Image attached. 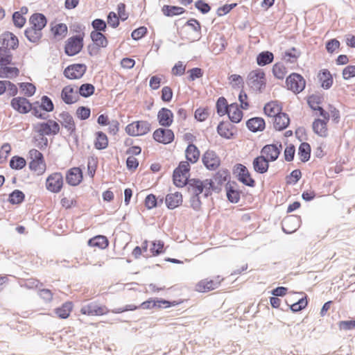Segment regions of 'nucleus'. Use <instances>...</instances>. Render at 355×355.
I'll return each instance as SVG.
<instances>
[{
  "instance_id": "obj_49",
  "label": "nucleus",
  "mask_w": 355,
  "mask_h": 355,
  "mask_svg": "<svg viewBox=\"0 0 355 355\" xmlns=\"http://www.w3.org/2000/svg\"><path fill=\"white\" fill-rule=\"evenodd\" d=\"M24 193L18 189L13 191L9 196V202L12 205L21 203L24 200Z\"/></svg>"
},
{
  "instance_id": "obj_50",
  "label": "nucleus",
  "mask_w": 355,
  "mask_h": 355,
  "mask_svg": "<svg viewBox=\"0 0 355 355\" xmlns=\"http://www.w3.org/2000/svg\"><path fill=\"white\" fill-rule=\"evenodd\" d=\"M98 163V159L95 157H89L87 159V173L91 178L95 175Z\"/></svg>"
},
{
  "instance_id": "obj_17",
  "label": "nucleus",
  "mask_w": 355,
  "mask_h": 355,
  "mask_svg": "<svg viewBox=\"0 0 355 355\" xmlns=\"http://www.w3.org/2000/svg\"><path fill=\"white\" fill-rule=\"evenodd\" d=\"M12 107L21 114H26L32 110V104L24 97H15L11 101Z\"/></svg>"
},
{
  "instance_id": "obj_16",
  "label": "nucleus",
  "mask_w": 355,
  "mask_h": 355,
  "mask_svg": "<svg viewBox=\"0 0 355 355\" xmlns=\"http://www.w3.org/2000/svg\"><path fill=\"white\" fill-rule=\"evenodd\" d=\"M236 172L238 173V180L243 184L250 187L255 186V180L252 178L246 166L241 164H237Z\"/></svg>"
},
{
  "instance_id": "obj_6",
  "label": "nucleus",
  "mask_w": 355,
  "mask_h": 355,
  "mask_svg": "<svg viewBox=\"0 0 355 355\" xmlns=\"http://www.w3.org/2000/svg\"><path fill=\"white\" fill-rule=\"evenodd\" d=\"M190 165L188 162H181L173 172V182L177 187H183L187 184Z\"/></svg>"
},
{
  "instance_id": "obj_28",
  "label": "nucleus",
  "mask_w": 355,
  "mask_h": 355,
  "mask_svg": "<svg viewBox=\"0 0 355 355\" xmlns=\"http://www.w3.org/2000/svg\"><path fill=\"white\" fill-rule=\"evenodd\" d=\"M73 309V304L71 301L63 303L60 307L55 309L54 312L60 319L68 318Z\"/></svg>"
},
{
  "instance_id": "obj_30",
  "label": "nucleus",
  "mask_w": 355,
  "mask_h": 355,
  "mask_svg": "<svg viewBox=\"0 0 355 355\" xmlns=\"http://www.w3.org/2000/svg\"><path fill=\"white\" fill-rule=\"evenodd\" d=\"M9 64L0 65V78L13 79L19 76V69Z\"/></svg>"
},
{
  "instance_id": "obj_29",
  "label": "nucleus",
  "mask_w": 355,
  "mask_h": 355,
  "mask_svg": "<svg viewBox=\"0 0 355 355\" xmlns=\"http://www.w3.org/2000/svg\"><path fill=\"white\" fill-rule=\"evenodd\" d=\"M318 78L323 89H328L333 85L334 80L332 75L327 69H322L319 71L318 74Z\"/></svg>"
},
{
  "instance_id": "obj_22",
  "label": "nucleus",
  "mask_w": 355,
  "mask_h": 355,
  "mask_svg": "<svg viewBox=\"0 0 355 355\" xmlns=\"http://www.w3.org/2000/svg\"><path fill=\"white\" fill-rule=\"evenodd\" d=\"M51 32L55 40H60L66 37L68 28L64 23H51Z\"/></svg>"
},
{
  "instance_id": "obj_37",
  "label": "nucleus",
  "mask_w": 355,
  "mask_h": 355,
  "mask_svg": "<svg viewBox=\"0 0 355 355\" xmlns=\"http://www.w3.org/2000/svg\"><path fill=\"white\" fill-rule=\"evenodd\" d=\"M274 118V127L277 130H282L289 125L290 119L286 113L281 112Z\"/></svg>"
},
{
  "instance_id": "obj_58",
  "label": "nucleus",
  "mask_w": 355,
  "mask_h": 355,
  "mask_svg": "<svg viewBox=\"0 0 355 355\" xmlns=\"http://www.w3.org/2000/svg\"><path fill=\"white\" fill-rule=\"evenodd\" d=\"M173 96V92L172 89L168 86H164L162 89V94L161 98L164 102L168 103L170 102Z\"/></svg>"
},
{
  "instance_id": "obj_64",
  "label": "nucleus",
  "mask_w": 355,
  "mask_h": 355,
  "mask_svg": "<svg viewBox=\"0 0 355 355\" xmlns=\"http://www.w3.org/2000/svg\"><path fill=\"white\" fill-rule=\"evenodd\" d=\"M343 78L345 80H349L355 77V65H348L343 70Z\"/></svg>"
},
{
  "instance_id": "obj_51",
  "label": "nucleus",
  "mask_w": 355,
  "mask_h": 355,
  "mask_svg": "<svg viewBox=\"0 0 355 355\" xmlns=\"http://www.w3.org/2000/svg\"><path fill=\"white\" fill-rule=\"evenodd\" d=\"M26 164L24 158L19 156H14L10 161V166L12 169L19 170L23 168Z\"/></svg>"
},
{
  "instance_id": "obj_21",
  "label": "nucleus",
  "mask_w": 355,
  "mask_h": 355,
  "mask_svg": "<svg viewBox=\"0 0 355 355\" xmlns=\"http://www.w3.org/2000/svg\"><path fill=\"white\" fill-rule=\"evenodd\" d=\"M182 195L180 192L170 193L166 195L165 203L168 209H173L178 207L182 203Z\"/></svg>"
},
{
  "instance_id": "obj_7",
  "label": "nucleus",
  "mask_w": 355,
  "mask_h": 355,
  "mask_svg": "<svg viewBox=\"0 0 355 355\" xmlns=\"http://www.w3.org/2000/svg\"><path fill=\"white\" fill-rule=\"evenodd\" d=\"M64 186L63 175L60 172L51 173L46 178L45 187L47 191L53 193H60Z\"/></svg>"
},
{
  "instance_id": "obj_24",
  "label": "nucleus",
  "mask_w": 355,
  "mask_h": 355,
  "mask_svg": "<svg viewBox=\"0 0 355 355\" xmlns=\"http://www.w3.org/2000/svg\"><path fill=\"white\" fill-rule=\"evenodd\" d=\"M299 227V218L295 216H290L282 222V229L287 234L295 232Z\"/></svg>"
},
{
  "instance_id": "obj_4",
  "label": "nucleus",
  "mask_w": 355,
  "mask_h": 355,
  "mask_svg": "<svg viewBox=\"0 0 355 355\" xmlns=\"http://www.w3.org/2000/svg\"><path fill=\"white\" fill-rule=\"evenodd\" d=\"M84 36V33H79L67 39L64 45V52L67 55L73 56L81 51Z\"/></svg>"
},
{
  "instance_id": "obj_2",
  "label": "nucleus",
  "mask_w": 355,
  "mask_h": 355,
  "mask_svg": "<svg viewBox=\"0 0 355 355\" xmlns=\"http://www.w3.org/2000/svg\"><path fill=\"white\" fill-rule=\"evenodd\" d=\"M151 130V125L148 121L138 120L128 124L125 131L130 137H141L147 135Z\"/></svg>"
},
{
  "instance_id": "obj_19",
  "label": "nucleus",
  "mask_w": 355,
  "mask_h": 355,
  "mask_svg": "<svg viewBox=\"0 0 355 355\" xmlns=\"http://www.w3.org/2000/svg\"><path fill=\"white\" fill-rule=\"evenodd\" d=\"M83 172L79 167L70 168L66 174V181L71 186L78 185L83 180Z\"/></svg>"
},
{
  "instance_id": "obj_9",
  "label": "nucleus",
  "mask_w": 355,
  "mask_h": 355,
  "mask_svg": "<svg viewBox=\"0 0 355 355\" xmlns=\"http://www.w3.org/2000/svg\"><path fill=\"white\" fill-rule=\"evenodd\" d=\"M286 85L288 89L295 94H299L304 89L306 81L300 74L293 73L286 78Z\"/></svg>"
},
{
  "instance_id": "obj_32",
  "label": "nucleus",
  "mask_w": 355,
  "mask_h": 355,
  "mask_svg": "<svg viewBox=\"0 0 355 355\" xmlns=\"http://www.w3.org/2000/svg\"><path fill=\"white\" fill-rule=\"evenodd\" d=\"M248 129L254 132L263 131L265 129L266 123L263 119L261 117H253L246 122Z\"/></svg>"
},
{
  "instance_id": "obj_23",
  "label": "nucleus",
  "mask_w": 355,
  "mask_h": 355,
  "mask_svg": "<svg viewBox=\"0 0 355 355\" xmlns=\"http://www.w3.org/2000/svg\"><path fill=\"white\" fill-rule=\"evenodd\" d=\"M282 105L277 101H271L267 103L263 107L265 114L269 117H275L282 112Z\"/></svg>"
},
{
  "instance_id": "obj_27",
  "label": "nucleus",
  "mask_w": 355,
  "mask_h": 355,
  "mask_svg": "<svg viewBox=\"0 0 355 355\" xmlns=\"http://www.w3.org/2000/svg\"><path fill=\"white\" fill-rule=\"evenodd\" d=\"M61 98L65 103L72 104L77 101L76 90L71 85H67L62 89Z\"/></svg>"
},
{
  "instance_id": "obj_36",
  "label": "nucleus",
  "mask_w": 355,
  "mask_h": 355,
  "mask_svg": "<svg viewBox=\"0 0 355 355\" xmlns=\"http://www.w3.org/2000/svg\"><path fill=\"white\" fill-rule=\"evenodd\" d=\"M233 126L228 122H220L217 127L218 134L226 139H230L233 137Z\"/></svg>"
},
{
  "instance_id": "obj_5",
  "label": "nucleus",
  "mask_w": 355,
  "mask_h": 355,
  "mask_svg": "<svg viewBox=\"0 0 355 355\" xmlns=\"http://www.w3.org/2000/svg\"><path fill=\"white\" fill-rule=\"evenodd\" d=\"M223 278L220 275H217L212 279L205 278L200 280L195 286V290L199 293H207L218 288Z\"/></svg>"
},
{
  "instance_id": "obj_63",
  "label": "nucleus",
  "mask_w": 355,
  "mask_h": 355,
  "mask_svg": "<svg viewBox=\"0 0 355 355\" xmlns=\"http://www.w3.org/2000/svg\"><path fill=\"white\" fill-rule=\"evenodd\" d=\"M308 304L306 297H304L298 300V302L291 305V309L293 312H297L304 309Z\"/></svg>"
},
{
  "instance_id": "obj_8",
  "label": "nucleus",
  "mask_w": 355,
  "mask_h": 355,
  "mask_svg": "<svg viewBox=\"0 0 355 355\" xmlns=\"http://www.w3.org/2000/svg\"><path fill=\"white\" fill-rule=\"evenodd\" d=\"M321 118L315 119L312 124L313 131L320 137L325 138L329 135L327 123L329 121V112H322L319 115Z\"/></svg>"
},
{
  "instance_id": "obj_42",
  "label": "nucleus",
  "mask_w": 355,
  "mask_h": 355,
  "mask_svg": "<svg viewBox=\"0 0 355 355\" xmlns=\"http://www.w3.org/2000/svg\"><path fill=\"white\" fill-rule=\"evenodd\" d=\"M91 38L94 43L98 47L105 48L108 44V41L105 36L98 31H92L91 33Z\"/></svg>"
},
{
  "instance_id": "obj_3",
  "label": "nucleus",
  "mask_w": 355,
  "mask_h": 355,
  "mask_svg": "<svg viewBox=\"0 0 355 355\" xmlns=\"http://www.w3.org/2000/svg\"><path fill=\"white\" fill-rule=\"evenodd\" d=\"M248 81L254 90L261 92L266 86V73L261 69H254L248 73Z\"/></svg>"
},
{
  "instance_id": "obj_55",
  "label": "nucleus",
  "mask_w": 355,
  "mask_h": 355,
  "mask_svg": "<svg viewBox=\"0 0 355 355\" xmlns=\"http://www.w3.org/2000/svg\"><path fill=\"white\" fill-rule=\"evenodd\" d=\"M239 101L242 110H247L250 108V104L248 96L243 89L239 93Z\"/></svg>"
},
{
  "instance_id": "obj_31",
  "label": "nucleus",
  "mask_w": 355,
  "mask_h": 355,
  "mask_svg": "<svg viewBox=\"0 0 355 355\" xmlns=\"http://www.w3.org/2000/svg\"><path fill=\"white\" fill-rule=\"evenodd\" d=\"M3 48L7 49H15L18 47L19 40L17 37L10 32H6L1 35Z\"/></svg>"
},
{
  "instance_id": "obj_35",
  "label": "nucleus",
  "mask_w": 355,
  "mask_h": 355,
  "mask_svg": "<svg viewBox=\"0 0 355 355\" xmlns=\"http://www.w3.org/2000/svg\"><path fill=\"white\" fill-rule=\"evenodd\" d=\"M200 150L193 144H190L188 145L185 150V156L188 162L195 164L200 158Z\"/></svg>"
},
{
  "instance_id": "obj_61",
  "label": "nucleus",
  "mask_w": 355,
  "mask_h": 355,
  "mask_svg": "<svg viewBox=\"0 0 355 355\" xmlns=\"http://www.w3.org/2000/svg\"><path fill=\"white\" fill-rule=\"evenodd\" d=\"M186 70V64L182 62L178 61L171 69V73L174 76H182Z\"/></svg>"
},
{
  "instance_id": "obj_60",
  "label": "nucleus",
  "mask_w": 355,
  "mask_h": 355,
  "mask_svg": "<svg viewBox=\"0 0 355 355\" xmlns=\"http://www.w3.org/2000/svg\"><path fill=\"white\" fill-rule=\"evenodd\" d=\"M12 20L15 26L18 28L23 27L26 23L25 17H24L22 13H20L19 11L15 12L13 13Z\"/></svg>"
},
{
  "instance_id": "obj_53",
  "label": "nucleus",
  "mask_w": 355,
  "mask_h": 355,
  "mask_svg": "<svg viewBox=\"0 0 355 355\" xmlns=\"http://www.w3.org/2000/svg\"><path fill=\"white\" fill-rule=\"evenodd\" d=\"M19 88L26 96H32L35 93L36 88L34 85L30 83H19Z\"/></svg>"
},
{
  "instance_id": "obj_45",
  "label": "nucleus",
  "mask_w": 355,
  "mask_h": 355,
  "mask_svg": "<svg viewBox=\"0 0 355 355\" xmlns=\"http://www.w3.org/2000/svg\"><path fill=\"white\" fill-rule=\"evenodd\" d=\"M311 154V147L308 143L304 142L300 145L298 149V155L302 162H304L309 160Z\"/></svg>"
},
{
  "instance_id": "obj_26",
  "label": "nucleus",
  "mask_w": 355,
  "mask_h": 355,
  "mask_svg": "<svg viewBox=\"0 0 355 355\" xmlns=\"http://www.w3.org/2000/svg\"><path fill=\"white\" fill-rule=\"evenodd\" d=\"M269 162H270L261 154L254 159L252 162L253 168L257 173L263 174L266 173L269 168Z\"/></svg>"
},
{
  "instance_id": "obj_57",
  "label": "nucleus",
  "mask_w": 355,
  "mask_h": 355,
  "mask_svg": "<svg viewBox=\"0 0 355 355\" xmlns=\"http://www.w3.org/2000/svg\"><path fill=\"white\" fill-rule=\"evenodd\" d=\"M61 205L65 209H71L76 206L77 201L74 197L72 196H64L60 200Z\"/></svg>"
},
{
  "instance_id": "obj_48",
  "label": "nucleus",
  "mask_w": 355,
  "mask_h": 355,
  "mask_svg": "<svg viewBox=\"0 0 355 355\" xmlns=\"http://www.w3.org/2000/svg\"><path fill=\"white\" fill-rule=\"evenodd\" d=\"M12 60V55L9 49L0 47V65L10 64Z\"/></svg>"
},
{
  "instance_id": "obj_39",
  "label": "nucleus",
  "mask_w": 355,
  "mask_h": 355,
  "mask_svg": "<svg viewBox=\"0 0 355 355\" xmlns=\"http://www.w3.org/2000/svg\"><path fill=\"white\" fill-rule=\"evenodd\" d=\"M274 55L272 52L266 51L259 53L257 56L256 61L259 66L263 67L272 62Z\"/></svg>"
},
{
  "instance_id": "obj_20",
  "label": "nucleus",
  "mask_w": 355,
  "mask_h": 355,
  "mask_svg": "<svg viewBox=\"0 0 355 355\" xmlns=\"http://www.w3.org/2000/svg\"><path fill=\"white\" fill-rule=\"evenodd\" d=\"M205 166L210 170L216 169L220 165V159L213 151H207L202 157Z\"/></svg>"
},
{
  "instance_id": "obj_1",
  "label": "nucleus",
  "mask_w": 355,
  "mask_h": 355,
  "mask_svg": "<svg viewBox=\"0 0 355 355\" xmlns=\"http://www.w3.org/2000/svg\"><path fill=\"white\" fill-rule=\"evenodd\" d=\"M29 168L37 175H43L46 170V164L41 152L36 149L30 150Z\"/></svg>"
},
{
  "instance_id": "obj_44",
  "label": "nucleus",
  "mask_w": 355,
  "mask_h": 355,
  "mask_svg": "<svg viewBox=\"0 0 355 355\" xmlns=\"http://www.w3.org/2000/svg\"><path fill=\"white\" fill-rule=\"evenodd\" d=\"M25 35L29 41L37 42L41 39L42 33V30L30 26L26 30Z\"/></svg>"
},
{
  "instance_id": "obj_43",
  "label": "nucleus",
  "mask_w": 355,
  "mask_h": 355,
  "mask_svg": "<svg viewBox=\"0 0 355 355\" xmlns=\"http://www.w3.org/2000/svg\"><path fill=\"white\" fill-rule=\"evenodd\" d=\"M272 73L276 78L283 80L287 73V69L283 63L276 62L272 66Z\"/></svg>"
},
{
  "instance_id": "obj_46",
  "label": "nucleus",
  "mask_w": 355,
  "mask_h": 355,
  "mask_svg": "<svg viewBox=\"0 0 355 355\" xmlns=\"http://www.w3.org/2000/svg\"><path fill=\"white\" fill-rule=\"evenodd\" d=\"M300 52L295 48L293 47L291 51H286L283 55V59L286 62L296 63L299 57L300 56Z\"/></svg>"
},
{
  "instance_id": "obj_18",
  "label": "nucleus",
  "mask_w": 355,
  "mask_h": 355,
  "mask_svg": "<svg viewBox=\"0 0 355 355\" xmlns=\"http://www.w3.org/2000/svg\"><path fill=\"white\" fill-rule=\"evenodd\" d=\"M174 115L171 110L166 107L161 108L157 113V121L160 125L169 127L173 123Z\"/></svg>"
},
{
  "instance_id": "obj_47",
  "label": "nucleus",
  "mask_w": 355,
  "mask_h": 355,
  "mask_svg": "<svg viewBox=\"0 0 355 355\" xmlns=\"http://www.w3.org/2000/svg\"><path fill=\"white\" fill-rule=\"evenodd\" d=\"M216 106L217 113L220 116H224L225 114H227V113L228 112L229 105L227 104V101L225 97L218 98Z\"/></svg>"
},
{
  "instance_id": "obj_25",
  "label": "nucleus",
  "mask_w": 355,
  "mask_h": 355,
  "mask_svg": "<svg viewBox=\"0 0 355 355\" xmlns=\"http://www.w3.org/2000/svg\"><path fill=\"white\" fill-rule=\"evenodd\" d=\"M230 120L235 123H239L243 116L242 109H241L236 103L229 105L228 112L227 113Z\"/></svg>"
},
{
  "instance_id": "obj_34",
  "label": "nucleus",
  "mask_w": 355,
  "mask_h": 355,
  "mask_svg": "<svg viewBox=\"0 0 355 355\" xmlns=\"http://www.w3.org/2000/svg\"><path fill=\"white\" fill-rule=\"evenodd\" d=\"M31 26L42 30L46 25V17L41 13H35L30 17Z\"/></svg>"
},
{
  "instance_id": "obj_14",
  "label": "nucleus",
  "mask_w": 355,
  "mask_h": 355,
  "mask_svg": "<svg viewBox=\"0 0 355 355\" xmlns=\"http://www.w3.org/2000/svg\"><path fill=\"white\" fill-rule=\"evenodd\" d=\"M35 130L41 135H55L60 130L59 124L53 120H49L46 122L37 123L35 126Z\"/></svg>"
},
{
  "instance_id": "obj_40",
  "label": "nucleus",
  "mask_w": 355,
  "mask_h": 355,
  "mask_svg": "<svg viewBox=\"0 0 355 355\" xmlns=\"http://www.w3.org/2000/svg\"><path fill=\"white\" fill-rule=\"evenodd\" d=\"M95 135V148L98 150H103L106 148L108 146V138L107 135L101 131L97 132Z\"/></svg>"
},
{
  "instance_id": "obj_56",
  "label": "nucleus",
  "mask_w": 355,
  "mask_h": 355,
  "mask_svg": "<svg viewBox=\"0 0 355 355\" xmlns=\"http://www.w3.org/2000/svg\"><path fill=\"white\" fill-rule=\"evenodd\" d=\"M230 84L233 88H240L243 87V79L238 74H232L229 77Z\"/></svg>"
},
{
  "instance_id": "obj_15",
  "label": "nucleus",
  "mask_w": 355,
  "mask_h": 355,
  "mask_svg": "<svg viewBox=\"0 0 355 355\" xmlns=\"http://www.w3.org/2000/svg\"><path fill=\"white\" fill-rule=\"evenodd\" d=\"M153 137L158 143L168 144L173 141L175 135L171 129L159 128L153 132Z\"/></svg>"
},
{
  "instance_id": "obj_52",
  "label": "nucleus",
  "mask_w": 355,
  "mask_h": 355,
  "mask_svg": "<svg viewBox=\"0 0 355 355\" xmlns=\"http://www.w3.org/2000/svg\"><path fill=\"white\" fill-rule=\"evenodd\" d=\"M95 91V87L92 84H83L79 88V94L83 97H89L92 96Z\"/></svg>"
},
{
  "instance_id": "obj_12",
  "label": "nucleus",
  "mask_w": 355,
  "mask_h": 355,
  "mask_svg": "<svg viewBox=\"0 0 355 355\" xmlns=\"http://www.w3.org/2000/svg\"><path fill=\"white\" fill-rule=\"evenodd\" d=\"M282 150V145L280 143L268 144L261 150V154L269 162L277 159Z\"/></svg>"
},
{
  "instance_id": "obj_62",
  "label": "nucleus",
  "mask_w": 355,
  "mask_h": 355,
  "mask_svg": "<svg viewBox=\"0 0 355 355\" xmlns=\"http://www.w3.org/2000/svg\"><path fill=\"white\" fill-rule=\"evenodd\" d=\"M34 145L35 147L40 149H44L47 147L48 145V139L44 137V135H41L39 134L37 137L34 138Z\"/></svg>"
},
{
  "instance_id": "obj_41",
  "label": "nucleus",
  "mask_w": 355,
  "mask_h": 355,
  "mask_svg": "<svg viewBox=\"0 0 355 355\" xmlns=\"http://www.w3.org/2000/svg\"><path fill=\"white\" fill-rule=\"evenodd\" d=\"M307 102L312 110L319 112V115L322 114V112H327L320 106L321 98L320 96L311 95L308 98Z\"/></svg>"
},
{
  "instance_id": "obj_59",
  "label": "nucleus",
  "mask_w": 355,
  "mask_h": 355,
  "mask_svg": "<svg viewBox=\"0 0 355 355\" xmlns=\"http://www.w3.org/2000/svg\"><path fill=\"white\" fill-rule=\"evenodd\" d=\"M209 114V110L206 107H199L195 111V118L199 121L206 120Z\"/></svg>"
},
{
  "instance_id": "obj_11",
  "label": "nucleus",
  "mask_w": 355,
  "mask_h": 355,
  "mask_svg": "<svg viewBox=\"0 0 355 355\" xmlns=\"http://www.w3.org/2000/svg\"><path fill=\"white\" fill-rule=\"evenodd\" d=\"M83 315L101 316L107 314L110 311L105 305L91 302L80 309Z\"/></svg>"
},
{
  "instance_id": "obj_13",
  "label": "nucleus",
  "mask_w": 355,
  "mask_h": 355,
  "mask_svg": "<svg viewBox=\"0 0 355 355\" xmlns=\"http://www.w3.org/2000/svg\"><path fill=\"white\" fill-rule=\"evenodd\" d=\"M87 66L85 64H73L64 70V76L70 80L80 79L85 73Z\"/></svg>"
},
{
  "instance_id": "obj_38",
  "label": "nucleus",
  "mask_w": 355,
  "mask_h": 355,
  "mask_svg": "<svg viewBox=\"0 0 355 355\" xmlns=\"http://www.w3.org/2000/svg\"><path fill=\"white\" fill-rule=\"evenodd\" d=\"M162 12L166 17H174L185 12V9L176 6L164 5L162 8Z\"/></svg>"
},
{
  "instance_id": "obj_10",
  "label": "nucleus",
  "mask_w": 355,
  "mask_h": 355,
  "mask_svg": "<svg viewBox=\"0 0 355 355\" xmlns=\"http://www.w3.org/2000/svg\"><path fill=\"white\" fill-rule=\"evenodd\" d=\"M190 186L196 196L204 192L205 196H207L214 189V183L211 179L205 180L193 179L191 181Z\"/></svg>"
},
{
  "instance_id": "obj_33",
  "label": "nucleus",
  "mask_w": 355,
  "mask_h": 355,
  "mask_svg": "<svg viewBox=\"0 0 355 355\" xmlns=\"http://www.w3.org/2000/svg\"><path fill=\"white\" fill-rule=\"evenodd\" d=\"M87 244L92 248H97L99 249H105L109 245V241L105 236L98 235L90 239Z\"/></svg>"
},
{
  "instance_id": "obj_54",
  "label": "nucleus",
  "mask_w": 355,
  "mask_h": 355,
  "mask_svg": "<svg viewBox=\"0 0 355 355\" xmlns=\"http://www.w3.org/2000/svg\"><path fill=\"white\" fill-rule=\"evenodd\" d=\"M150 251L152 256H157L164 252V243L162 241H155L151 243Z\"/></svg>"
}]
</instances>
